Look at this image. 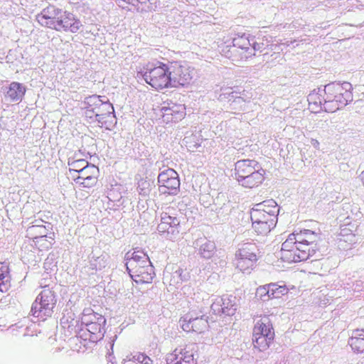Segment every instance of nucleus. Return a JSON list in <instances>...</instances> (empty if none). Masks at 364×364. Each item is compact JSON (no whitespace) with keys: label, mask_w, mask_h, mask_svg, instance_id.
Returning a JSON list of instances; mask_svg holds the SVG:
<instances>
[{"label":"nucleus","mask_w":364,"mask_h":364,"mask_svg":"<svg viewBox=\"0 0 364 364\" xmlns=\"http://www.w3.org/2000/svg\"><path fill=\"white\" fill-rule=\"evenodd\" d=\"M316 234L310 230L294 232L283 242L280 259L291 263L305 261L310 255V246L316 243Z\"/></svg>","instance_id":"obj_1"},{"label":"nucleus","mask_w":364,"mask_h":364,"mask_svg":"<svg viewBox=\"0 0 364 364\" xmlns=\"http://www.w3.org/2000/svg\"><path fill=\"white\" fill-rule=\"evenodd\" d=\"M235 179L245 188H256L265 180V170L255 160H239L235 164Z\"/></svg>","instance_id":"obj_2"},{"label":"nucleus","mask_w":364,"mask_h":364,"mask_svg":"<svg viewBox=\"0 0 364 364\" xmlns=\"http://www.w3.org/2000/svg\"><path fill=\"white\" fill-rule=\"evenodd\" d=\"M126 269L138 284H148L153 279V266L147 255L141 250L135 249L131 255H126Z\"/></svg>","instance_id":"obj_3"},{"label":"nucleus","mask_w":364,"mask_h":364,"mask_svg":"<svg viewBox=\"0 0 364 364\" xmlns=\"http://www.w3.org/2000/svg\"><path fill=\"white\" fill-rule=\"evenodd\" d=\"M144 79L147 85L157 91L174 89L167 64L163 62H159L154 68L146 70L144 74Z\"/></svg>","instance_id":"obj_4"},{"label":"nucleus","mask_w":364,"mask_h":364,"mask_svg":"<svg viewBox=\"0 0 364 364\" xmlns=\"http://www.w3.org/2000/svg\"><path fill=\"white\" fill-rule=\"evenodd\" d=\"M274 338L272 323L267 316L256 321L252 330V344L259 351L267 350Z\"/></svg>","instance_id":"obj_5"},{"label":"nucleus","mask_w":364,"mask_h":364,"mask_svg":"<svg viewBox=\"0 0 364 364\" xmlns=\"http://www.w3.org/2000/svg\"><path fill=\"white\" fill-rule=\"evenodd\" d=\"M262 204L252 210L250 213V219L252 222V228L258 235L264 236L269 234L275 226L276 216L274 210L267 211Z\"/></svg>","instance_id":"obj_6"},{"label":"nucleus","mask_w":364,"mask_h":364,"mask_svg":"<svg viewBox=\"0 0 364 364\" xmlns=\"http://www.w3.org/2000/svg\"><path fill=\"white\" fill-rule=\"evenodd\" d=\"M168 68L174 89L188 87L193 83V69L188 64L173 61L168 64Z\"/></svg>","instance_id":"obj_7"},{"label":"nucleus","mask_w":364,"mask_h":364,"mask_svg":"<svg viewBox=\"0 0 364 364\" xmlns=\"http://www.w3.org/2000/svg\"><path fill=\"white\" fill-rule=\"evenodd\" d=\"M56 304L55 293L50 289H44L37 296L31 308L33 316L45 321L53 315Z\"/></svg>","instance_id":"obj_8"},{"label":"nucleus","mask_w":364,"mask_h":364,"mask_svg":"<svg viewBox=\"0 0 364 364\" xmlns=\"http://www.w3.org/2000/svg\"><path fill=\"white\" fill-rule=\"evenodd\" d=\"M105 319L99 314H92L88 316V320L85 323V328L82 329V336L85 341L97 342L102 338L105 333Z\"/></svg>","instance_id":"obj_9"},{"label":"nucleus","mask_w":364,"mask_h":364,"mask_svg":"<svg viewBox=\"0 0 364 364\" xmlns=\"http://www.w3.org/2000/svg\"><path fill=\"white\" fill-rule=\"evenodd\" d=\"M87 101L90 102V109H93L95 117H98V127L109 129L113 119L112 104L102 102L98 96L90 97Z\"/></svg>","instance_id":"obj_10"},{"label":"nucleus","mask_w":364,"mask_h":364,"mask_svg":"<svg viewBox=\"0 0 364 364\" xmlns=\"http://www.w3.org/2000/svg\"><path fill=\"white\" fill-rule=\"evenodd\" d=\"M159 191L168 196L176 195L180 189L178 173L173 168L166 169L158 176Z\"/></svg>","instance_id":"obj_11"},{"label":"nucleus","mask_w":364,"mask_h":364,"mask_svg":"<svg viewBox=\"0 0 364 364\" xmlns=\"http://www.w3.org/2000/svg\"><path fill=\"white\" fill-rule=\"evenodd\" d=\"M325 94V104L336 103L334 110L338 109L347 105L351 97L350 92L339 84L331 85L326 87Z\"/></svg>","instance_id":"obj_12"},{"label":"nucleus","mask_w":364,"mask_h":364,"mask_svg":"<svg viewBox=\"0 0 364 364\" xmlns=\"http://www.w3.org/2000/svg\"><path fill=\"white\" fill-rule=\"evenodd\" d=\"M67 13H68V10L58 9L53 5H49L37 14L36 21L39 25L50 29L53 24L58 22Z\"/></svg>","instance_id":"obj_13"},{"label":"nucleus","mask_w":364,"mask_h":364,"mask_svg":"<svg viewBox=\"0 0 364 364\" xmlns=\"http://www.w3.org/2000/svg\"><path fill=\"white\" fill-rule=\"evenodd\" d=\"M80 20L73 13L68 11L50 29L58 32L77 33L82 29Z\"/></svg>","instance_id":"obj_14"},{"label":"nucleus","mask_w":364,"mask_h":364,"mask_svg":"<svg viewBox=\"0 0 364 364\" xmlns=\"http://www.w3.org/2000/svg\"><path fill=\"white\" fill-rule=\"evenodd\" d=\"M168 364H196L193 350L188 346L177 348L166 355Z\"/></svg>","instance_id":"obj_15"},{"label":"nucleus","mask_w":364,"mask_h":364,"mask_svg":"<svg viewBox=\"0 0 364 364\" xmlns=\"http://www.w3.org/2000/svg\"><path fill=\"white\" fill-rule=\"evenodd\" d=\"M77 176H73V181L75 184L90 188L94 186L99 177V168L97 166H90L85 170L75 172Z\"/></svg>","instance_id":"obj_16"},{"label":"nucleus","mask_w":364,"mask_h":364,"mask_svg":"<svg viewBox=\"0 0 364 364\" xmlns=\"http://www.w3.org/2000/svg\"><path fill=\"white\" fill-rule=\"evenodd\" d=\"M180 326L186 332H196L201 333L207 330L208 324L207 318L204 316L200 317L192 318L186 315L179 320Z\"/></svg>","instance_id":"obj_17"},{"label":"nucleus","mask_w":364,"mask_h":364,"mask_svg":"<svg viewBox=\"0 0 364 364\" xmlns=\"http://www.w3.org/2000/svg\"><path fill=\"white\" fill-rule=\"evenodd\" d=\"M233 46L237 48L235 50L233 60H246L252 56L253 53L250 48V40L245 36L242 35L235 38L233 39Z\"/></svg>","instance_id":"obj_18"},{"label":"nucleus","mask_w":364,"mask_h":364,"mask_svg":"<svg viewBox=\"0 0 364 364\" xmlns=\"http://www.w3.org/2000/svg\"><path fill=\"white\" fill-rule=\"evenodd\" d=\"M26 94V87L19 82H11L6 88L4 97L6 101L12 103H19Z\"/></svg>","instance_id":"obj_19"},{"label":"nucleus","mask_w":364,"mask_h":364,"mask_svg":"<svg viewBox=\"0 0 364 364\" xmlns=\"http://www.w3.org/2000/svg\"><path fill=\"white\" fill-rule=\"evenodd\" d=\"M55 235L53 230L52 224L45 223V224H33L26 230V237L28 238H36L41 237H48Z\"/></svg>","instance_id":"obj_20"},{"label":"nucleus","mask_w":364,"mask_h":364,"mask_svg":"<svg viewBox=\"0 0 364 364\" xmlns=\"http://www.w3.org/2000/svg\"><path fill=\"white\" fill-rule=\"evenodd\" d=\"M215 306L220 307V312L226 316H233L237 311L235 298L233 296H225L215 304Z\"/></svg>","instance_id":"obj_21"},{"label":"nucleus","mask_w":364,"mask_h":364,"mask_svg":"<svg viewBox=\"0 0 364 364\" xmlns=\"http://www.w3.org/2000/svg\"><path fill=\"white\" fill-rule=\"evenodd\" d=\"M164 117H166V121L178 122L181 120L186 114L185 106L183 105H173L171 107H163Z\"/></svg>","instance_id":"obj_22"},{"label":"nucleus","mask_w":364,"mask_h":364,"mask_svg":"<svg viewBox=\"0 0 364 364\" xmlns=\"http://www.w3.org/2000/svg\"><path fill=\"white\" fill-rule=\"evenodd\" d=\"M180 225V221L176 217H172L167 213H164L161 217V222L158 224L159 232H169L171 228H174Z\"/></svg>","instance_id":"obj_23"},{"label":"nucleus","mask_w":364,"mask_h":364,"mask_svg":"<svg viewBox=\"0 0 364 364\" xmlns=\"http://www.w3.org/2000/svg\"><path fill=\"white\" fill-rule=\"evenodd\" d=\"M348 345L353 352H364V329L353 331L352 337L348 340Z\"/></svg>","instance_id":"obj_24"},{"label":"nucleus","mask_w":364,"mask_h":364,"mask_svg":"<svg viewBox=\"0 0 364 364\" xmlns=\"http://www.w3.org/2000/svg\"><path fill=\"white\" fill-rule=\"evenodd\" d=\"M33 242L34 248L40 252L48 251L55 242V235L28 238Z\"/></svg>","instance_id":"obj_25"},{"label":"nucleus","mask_w":364,"mask_h":364,"mask_svg":"<svg viewBox=\"0 0 364 364\" xmlns=\"http://www.w3.org/2000/svg\"><path fill=\"white\" fill-rule=\"evenodd\" d=\"M10 269L7 263L0 262V292H6L9 288Z\"/></svg>","instance_id":"obj_26"},{"label":"nucleus","mask_w":364,"mask_h":364,"mask_svg":"<svg viewBox=\"0 0 364 364\" xmlns=\"http://www.w3.org/2000/svg\"><path fill=\"white\" fill-rule=\"evenodd\" d=\"M258 259L247 257H235V265L236 268L242 272L250 273L252 271Z\"/></svg>","instance_id":"obj_27"},{"label":"nucleus","mask_w":364,"mask_h":364,"mask_svg":"<svg viewBox=\"0 0 364 364\" xmlns=\"http://www.w3.org/2000/svg\"><path fill=\"white\" fill-rule=\"evenodd\" d=\"M257 246L255 243H247L242 245L236 252V257H244V258H252L258 259L257 256Z\"/></svg>","instance_id":"obj_28"},{"label":"nucleus","mask_w":364,"mask_h":364,"mask_svg":"<svg viewBox=\"0 0 364 364\" xmlns=\"http://www.w3.org/2000/svg\"><path fill=\"white\" fill-rule=\"evenodd\" d=\"M123 364H153V361L148 355L138 353L127 355L123 360Z\"/></svg>","instance_id":"obj_29"},{"label":"nucleus","mask_w":364,"mask_h":364,"mask_svg":"<svg viewBox=\"0 0 364 364\" xmlns=\"http://www.w3.org/2000/svg\"><path fill=\"white\" fill-rule=\"evenodd\" d=\"M269 298L279 299L289 292V289L285 284L279 285L277 283L268 284Z\"/></svg>","instance_id":"obj_30"},{"label":"nucleus","mask_w":364,"mask_h":364,"mask_svg":"<svg viewBox=\"0 0 364 364\" xmlns=\"http://www.w3.org/2000/svg\"><path fill=\"white\" fill-rule=\"evenodd\" d=\"M68 166H69V171H70V173L71 172L77 173V172L85 170V168H87L90 166H96L87 162V161L84 159H80L69 160L68 161Z\"/></svg>","instance_id":"obj_31"},{"label":"nucleus","mask_w":364,"mask_h":364,"mask_svg":"<svg viewBox=\"0 0 364 364\" xmlns=\"http://www.w3.org/2000/svg\"><path fill=\"white\" fill-rule=\"evenodd\" d=\"M139 194L141 196H147L150 192V182L146 178H141L138 181V186H136Z\"/></svg>","instance_id":"obj_32"},{"label":"nucleus","mask_w":364,"mask_h":364,"mask_svg":"<svg viewBox=\"0 0 364 364\" xmlns=\"http://www.w3.org/2000/svg\"><path fill=\"white\" fill-rule=\"evenodd\" d=\"M146 1L147 0H144L142 1L140 0H117V3H118V5H119V6L122 7V9H126V8H128V6L130 5H133V6L138 7L139 6H137L136 2H141V3L146 4ZM149 10H150V6H148V8L146 9H140L139 7H138V11H148Z\"/></svg>","instance_id":"obj_33"},{"label":"nucleus","mask_w":364,"mask_h":364,"mask_svg":"<svg viewBox=\"0 0 364 364\" xmlns=\"http://www.w3.org/2000/svg\"><path fill=\"white\" fill-rule=\"evenodd\" d=\"M215 246L213 243L206 242L200 247V254L204 258H210L212 257Z\"/></svg>","instance_id":"obj_34"},{"label":"nucleus","mask_w":364,"mask_h":364,"mask_svg":"<svg viewBox=\"0 0 364 364\" xmlns=\"http://www.w3.org/2000/svg\"><path fill=\"white\" fill-rule=\"evenodd\" d=\"M256 295L263 301L272 299V298L269 297V285L267 284L264 286L259 287L257 290H256Z\"/></svg>","instance_id":"obj_35"},{"label":"nucleus","mask_w":364,"mask_h":364,"mask_svg":"<svg viewBox=\"0 0 364 364\" xmlns=\"http://www.w3.org/2000/svg\"><path fill=\"white\" fill-rule=\"evenodd\" d=\"M85 117L87 121L90 124L96 123L98 124V116H95V112L93 109L89 108V102H87V106L85 108Z\"/></svg>","instance_id":"obj_36"},{"label":"nucleus","mask_w":364,"mask_h":364,"mask_svg":"<svg viewBox=\"0 0 364 364\" xmlns=\"http://www.w3.org/2000/svg\"><path fill=\"white\" fill-rule=\"evenodd\" d=\"M314 100H319V96H318V94H311V95H310L309 98V103L310 104L315 103V102L314 101Z\"/></svg>","instance_id":"obj_37"},{"label":"nucleus","mask_w":364,"mask_h":364,"mask_svg":"<svg viewBox=\"0 0 364 364\" xmlns=\"http://www.w3.org/2000/svg\"><path fill=\"white\" fill-rule=\"evenodd\" d=\"M310 142H311V144L314 147H315L316 149H318L319 142L317 139H311V141H310Z\"/></svg>","instance_id":"obj_38"},{"label":"nucleus","mask_w":364,"mask_h":364,"mask_svg":"<svg viewBox=\"0 0 364 364\" xmlns=\"http://www.w3.org/2000/svg\"><path fill=\"white\" fill-rule=\"evenodd\" d=\"M271 203H272V207H274V209H275V205H274L275 203L274 202H271Z\"/></svg>","instance_id":"obj_39"},{"label":"nucleus","mask_w":364,"mask_h":364,"mask_svg":"<svg viewBox=\"0 0 364 364\" xmlns=\"http://www.w3.org/2000/svg\"><path fill=\"white\" fill-rule=\"evenodd\" d=\"M363 186H364V171L363 172Z\"/></svg>","instance_id":"obj_40"}]
</instances>
